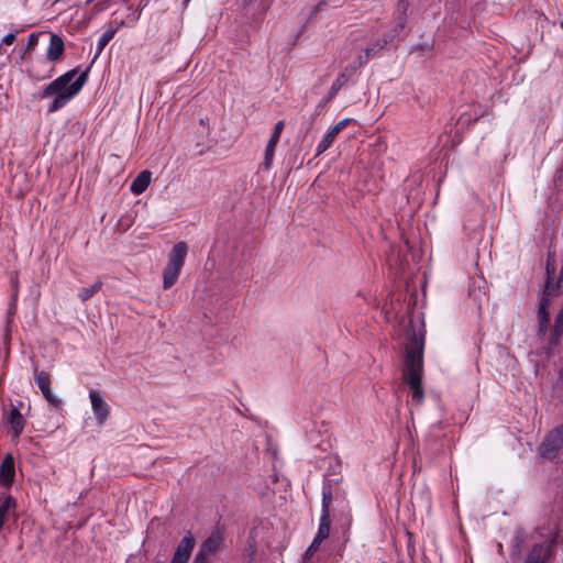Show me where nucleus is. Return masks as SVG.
Segmentation results:
<instances>
[{
	"label": "nucleus",
	"instance_id": "41",
	"mask_svg": "<svg viewBox=\"0 0 563 563\" xmlns=\"http://www.w3.org/2000/svg\"><path fill=\"white\" fill-rule=\"evenodd\" d=\"M153 563H163V562H162V561H159V560H157V561H155V562H153Z\"/></svg>",
	"mask_w": 563,
	"mask_h": 563
},
{
	"label": "nucleus",
	"instance_id": "19",
	"mask_svg": "<svg viewBox=\"0 0 563 563\" xmlns=\"http://www.w3.org/2000/svg\"><path fill=\"white\" fill-rule=\"evenodd\" d=\"M34 380L41 391L51 388V376L45 371H38L37 366H34Z\"/></svg>",
	"mask_w": 563,
	"mask_h": 563
},
{
	"label": "nucleus",
	"instance_id": "35",
	"mask_svg": "<svg viewBox=\"0 0 563 563\" xmlns=\"http://www.w3.org/2000/svg\"><path fill=\"white\" fill-rule=\"evenodd\" d=\"M549 306H550V298L547 294H544L540 300L539 308L549 310Z\"/></svg>",
	"mask_w": 563,
	"mask_h": 563
},
{
	"label": "nucleus",
	"instance_id": "26",
	"mask_svg": "<svg viewBox=\"0 0 563 563\" xmlns=\"http://www.w3.org/2000/svg\"><path fill=\"white\" fill-rule=\"evenodd\" d=\"M275 148H276V145H272L269 143L267 144L266 150H265V158H264V162L262 164V167L264 169H269L271 168V166L273 164Z\"/></svg>",
	"mask_w": 563,
	"mask_h": 563
},
{
	"label": "nucleus",
	"instance_id": "10",
	"mask_svg": "<svg viewBox=\"0 0 563 563\" xmlns=\"http://www.w3.org/2000/svg\"><path fill=\"white\" fill-rule=\"evenodd\" d=\"M7 423L10 427V432L13 439H18L25 427V419L18 408L12 407L7 413Z\"/></svg>",
	"mask_w": 563,
	"mask_h": 563
},
{
	"label": "nucleus",
	"instance_id": "21",
	"mask_svg": "<svg viewBox=\"0 0 563 563\" xmlns=\"http://www.w3.org/2000/svg\"><path fill=\"white\" fill-rule=\"evenodd\" d=\"M550 320L549 310L539 308L538 309V334L544 336L548 331V324Z\"/></svg>",
	"mask_w": 563,
	"mask_h": 563
},
{
	"label": "nucleus",
	"instance_id": "17",
	"mask_svg": "<svg viewBox=\"0 0 563 563\" xmlns=\"http://www.w3.org/2000/svg\"><path fill=\"white\" fill-rule=\"evenodd\" d=\"M115 33L117 29L109 27L101 34L97 41L95 57H98L102 53L108 43L114 37Z\"/></svg>",
	"mask_w": 563,
	"mask_h": 563
},
{
	"label": "nucleus",
	"instance_id": "13",
	"mask_svg": "<svg viewBox=\"0 0 563 563\" xmlns=\"http://www.w3.org/2000/svg\"><path fill=\"white\" fill-rule=\"evenodd\" d=\"M14 461L11 454H8L0 465V483L9 486L14 479Z\"/></svg>",
	"mask_w": 563,
	"mask_h": 563
},
{
	"label": "nucleus",
	"instance_id": "20",
	"mask_svg": "<svg viewBox=\"0 0 563 563\" xmlns=\"http://www.w3.org/2000/svg\"><path fill=\"white\" fill-rule=\"evenodd\" d=\"M338 133L331 128L317 145V155L324 153L333 144Z\"/></svg>",
	"mask_w": 563,
	"mask_h": 563
},
{
	"label": "nucleus",
	"instance_id": "5",
	"mask_svg": "<svg viewBox=\"0 0 563 563\" xmlns=\"http://www.w3.org/2000/svg\"><path fill=\"white\" fill-rule=\"evenodd\" d=\"M563 448V437L553 429L541 443L538 454L541 459L552 461Z\"/></svg>",
	"mask_w": 563,
	"mask_h": 563
},
{
	"label": "nucleus",
	"instance_id": "30",
	"mask_svg": "<svg viewBox=\"0 0 563 563\" xmlns=\"http://www.w3.org/2000/svg\"><path fill=\"white\" fill-rule=\"evenodd\" d=\"M555 273V256L554 253L549 252L547 257V274L550 276Z\"/></svg>",
	"mask_w": 563,
	"mask_h": 563
},
{
	"label": "nucleus",
	"instance_id": "43",
	"mask_svg": "<svg viewBox=\"0 0 563 563\" xmlns=\"http://www.w3.org/2000/svg\"><path fill=\"white\" fill-rule=\"evenodd\" d=\"M123 2H128V0H122Z\"/></svg>",
	"mask_w": 563,
	"mask_h": 563
},
{
	"label": "nucleus",
	"instance_id": "36",
	"mask_svg": "<svg viewBox=\"0 0 563 563\" xmlns=\"http://www.w3.org/2000/svg\"><path fill=\"white\" fill-rule=\"evenodd\" d=\"M15 41V33H8L3 40L2 43L5 45H11Z\"/></svg>",
	"mask_w": 563,
	"mask_h": 563
},
{
	"label": "nucleus",
	"instance_id": "34",
	"mask_svg": "<svg viewBox=\"0 0 563 563\" xmlns=\"http://www.w3.org/2000/svg\"><path fill=\"white\" fill-rule=\"evenodd\" d=\"M351 119H343L339 121L332 129L339 134L344 128L349 125Z\"/></svg>",
	"mask_w": 563,
	"mask_h": 563
},
{
	"label": "nucleus",
	"instance_id": "38",
	"mask_svg": "<svg viewBox=\"0 0 563 563\" xmlns=\"http://www.w3.org/2000/svg\"><path fill=\"white\" fill-rule=\"evenodd\" d=\"M139 18H140V13H139V14H134V15L132 16L131 21H132L133 23H135V22L139 20Z\"/></svg>",
	"mask_w": 563,
	"mask_h": 563
},
{
	"label": "nucleus",
	"instance_id": "37",
	"mask_svg": "<svg viewBox=\"0 0 563 563\" xmlns=\"http://www.w3.org/2000/svg\"><path fill=\"white\" fill-rule=\"evenodd\" d=\"M150 2H151V0H140L139 1V7L141 9H144V8H146L150 4Z\"/></svg>",
	"mask_w": 563,
	"mask_h": 563
},
{
	"label": "nucleus",
	"instance_id": "6",
	"mask_svg": "<svg viewBox=\"0 0 563 563\" xmlns=\"http://www.w3.org/2000/svg\"><path fill=\"white\" fill-rule=\"evenodd\" d=\"M89 399L98 424L103 426L110 416L109 405L103 400L100 391L97 389H91L89 391Z\"/></svg>",
	"mask_w": 563,
	"mask_h": 563
},
{
	"label": "nucleus",
	"instance_id": "12",
	"mask_svg": "<svg viewBox=\"0 0 563 563\" xmlns=\"http://www.w3.org/2000/svg\"><path fill=\"white\" fill-rule=\"evenodd\" d=\"M64 49L65 45L63 38L57 34H52L46 52V58L49 62L58 60L63 56Z\"/></svg>",
	"mask_w": 563,
	"mask_h": 563
},
{
	"label": "nucleus",
	"instance_id": "9",
	"mask_svg": "<svg viewBox=\"0 0 563 563\" xmlns=\"http://www.w3.org/2000/svg\"><path fill=\"white\" fill-rule=\"evenodd\" d=\"M552 551L549 544L537 543L529 550L523 563H549Z\"/></svg>",
	"mask_w": 563,
	"mask_h": 563
},
{
	"label": "nucleus",
	"instance_id": "22",
	"mask_svg": "<svg viewBox=\"0 0 563 563\" xmlns=\"http://www.w3.org/2000/svg\"><path fill=\"white\" fill-rule=\"evenodd\" d=\"M349 78L345 73L340 74L336 79L332 82L330 90L327 96V100H332L340 89L347 82Z\"/></svg>",
	"mask_w": 563,
	"mask_h": 563
},
{
	"label": "nucleus",
	"instance_id": "4",
	"mask_svg": "<svg viewBox=\"0 0 563 563\" xmlns=\"http://www.w3.org/2000/svg\"><path fill=\"white\" fill-rule=\"evenodd\" d=\"M188 246L185 242H178L169 252L168 262L163 271V287L169 289L178 279L185 264Z\"/></svg>",
	"mask_w": 563,
	"mask_h": 563
},
{
	"label": "nucleus",
	"instance_id": "25",
	"mask_svg": "<svg viewBox=\"0 0 563 563\" xmlns=\"http://www.w3.org/2000/svg\"><path fill=\"white\" fill-rule=\"evenodd\" d=\"M43 397L49 404L51 407L55 409H60L63 401L59 397H57L51 388L42 391Z\"/></svg>",
	"mask_w": 563,
	"mask_h": 563
},
{
	"label": "nucleus",
	"instance_id": "29",
	"mask_svg": "<svg viewBox=\"0 0 563 563\" xmlns=\"http://www.w3.org/2000/svg\"><path fill=\"white\" fill-rule=\"evenodd\" d=\"M525 540H526L525 532L521 529H518L516 531V536H515V550L512 552V556L519 555L520 549H521L522 544L525 543Z\"/></svg>",
	"mask_w": 563,
	"mask_h": 563
},
{
	"label": "nucleus",
	"instance_id": "1",
	"mask_svg": "<svg viewBox=\"0 0 563 563\" xmlns=\"http://www.w3.org/2000/svg\"><path fill=\"white\" fill-rule=\"evenodd\" d=\"M87 79L88 70L81 71L78 75L77 68H74L46 85L38 93V98L52 99L47 108V113H54L64 108L81 91Z\"/></svg>",
	"mask_w": 563,
	"mask_h": 563
},
{
	"label": "nucleus",
	"instance_id": "11",
	"mask_svg": "<svg viewBox=\"0 0 563 563\" xmlns=\"http://www.w3.org/2000/svg\"><path fill=\"white\" fill-rule=\"evenodd\" d=\"M223 543V536L222 533L217 530L213 531L199 547V552L212 556L222 545Z\"/></svg>",
	"mask_w": 563,
	"mask_h": 563
},
{
	"label": "nucleus",
	"instance_id": "7",
	"mask_svg": "<svg viewBox=\"0 0 563 563\" xmlns=\"http://www.w3.org/2000/svg\"><path fill=\"white\" fill-rule=\"evenodd\" d=\"M393 40H394L393 34L385 33L382 38L375 41L373 44H371L368 47L365 48L364 55L358 56L357 65H355L353 67V69L367 64L372 57H374L378 52H380Z\"/></svg>",
	"mask_w": 563,
	"mask_h": 563
},
{
	"label": "nucleus",
	"instance_id": "8",
	"mask_svg": "<svg viewBox=\"0 0 563 563\" xmlns=\"http://www.w3.org/2000/svg\"><path fill=\"white\" fill-rule=\"evenodd\" d=\"M195 538L188 532L178 543L170 563H187L195 548Z\"/></svg>",
	"mask_w": 563,
	"mask_h": 563
},
{
	"label": "nucleus",
	"instance_id": "42",
	"mask_svg": "<svg viewBox=\"0 0 563 563\" xmlns=\"http://www.w3.org/2000/svg\"><path fill=\"white\" fill-rule=\"evenodd\" d=\"M186 3L189 2L190 0H184Z\"/></svg>",
	"mask_w": 563,
	"mask_h": 563
},
{
	"label": "nucleus",
	"instance_id": "31",
	"mask_svg": "<svg viewBox=\"0 0 563 563\" xmlns=\"http://www.w3.org/2000/svg\"><path fill=\"white\" fill-rule=\"evenodd\" d=\"M320 544H321V542L317 541V539L313 538L311 544L306 550L305 555L306 556L312 555L319 549Z\"/></svg>",
	"mask_w": 563,
	"mask_h": 563
},
{
	"label": "nucleus",
	"instance_id": "27",
	"mask_svg": "<svg viewBox=\"0 0 563 563\" xmlns=\"http://www.w3.org/2000/svg\"><path fill=\"white\" fill-rule=\"evenodd\" d=\"M563 334V323H554V328L551 332V335H550V345L551 346H556L559 341H560V338L561 335Z\"/></svg>",
	"mask_w": 563,
	"mask_h": 563
},
{
	"label": "nucleus",
	"instance_id": "16",
	"mask_svg": "<svg viewBox=\"0 0 563 563\" xmlns=\"http://www.w3.org/2000/svg\"><path fill=\"white\" fill-rule=\"evenodd\" d=\"M330 534V515L321 514L318 531L314 536V539L317 541L322 542L325 540Z\"/></svg>",
	"mask_w": 563,
	"mask_h": 563
},
{
	"label": "nucleus",
	"instance_id": "28",
	"mask_svg": "<svg viewBox=\"0 0 563 563\" xmlns=\"http://www.w3.org/2000/svg\"><path fill=\"white\" fill-rule=\"evenodd\" d=\"M284 126H285L284 121L276 122V124L274 126L273 135L271 136V139L268 141L269 144L277 145V143L279 141V137H280V134H282V132L284 130Z\"/></svg>",
	"mask_w": 563,
	"mask_h": 563
},
{
	"label": "nucleus",
	"instance_id": "18",
	"mask_svg": "<svg viewBox=\"0 0 563 563\" xmlns=\"http://www.w3.org/2000/svg\"><path fill=\"white\" fill-rule=\"evenodd\" d=\"M16 506L15 499L8 495L5 497L0 498V520L4 523L9 517V512L11 509H14Z\"/></svg>",
	"mask_w": 563,
	"mask_h": 563
},
{
	"label": "nucleus",
	"instance_id": "33",
	"mask_svg": "<svg viewBox=\"0 0 563 563\" xmlns=\"http://www.w3.org/2000/svg\"><path fill=\"white\" fill-rule=\"evenodd\" d=\"M210 562H211V558L200 553L199 551L196 553L195 559H194V563H210Z\"/></svg>",
	"mask_w": 563,
	"mask_h": 563
},
{
	"label": "nucleus",
	"instance_id": "39",
	"mask_svg": "<svg viewBox=\"0 0 563 563\" xmlns=\"http://www.w3.org/2000/svg\"><path fill=\"white\" fill-rule=\"evenodd\" d=\"M330 100H327V97L321 101L320 106L328 103Z\"/></svg>",
	"mask_w": 563,
	"mask_h": 563
},
{
	"label": "nucleus",
	"instance_id": "15",
	"mask_svg": "<svg viewBox=\"0 0 563 563\" xmlns=\"http://www.w3.org/2000/svg\"><path fill=\"white\" fill-rule=\"evenodd\" d=\"M407 8L408 2L407 0H399L398 8H397V16H396V24L395 27L389 32L394 35V37L400 33L407 23Z\"/></svg>",
	"mask_w": 563,
	"mask_h": 563
},
{
	"label": "nucleus",
	"instance_id": "2",
	"mask_svg": "<svg viewBox=\"0 0 563 563\" xmlns=\"http://www.w3.org/2000/svg\"><path fill=\"white\" fill-rule=\"evenodd\" d=\"M87 79L88 70L81 71L78 75L77 68H74L46 85L38 93V98L52 99L47 108V113H54L64 108L81 91Z\"/></svg>",
	"mask_w": 563,
	"mask_h": 563
},
{
	"label": "nucleus",
	"instance_id": "32",
	"mask_svg": "<svg viewBox=\"0 0 563 563\" xmlns=\"http://www.w3.org/2000/svg\"><path fill=\"white\" fill-rule=\"evenodd\" d=\"M37 43H38V34L37 33H32L27 37L26 47L27 48H33V47H35L37 45Z\"/></svg>",
	"mask_w": 563,
	"mask_h": 563
},
{
	"label": "nucleus",
	"instance_id": "23",
	"mask_svg": "<svg viewBox=\"0 0 563 563\" xmlns=\"http://www.w3.org/2000/svg\"><path fill=\"white\" fill-rule=\"evenodd\" d=\"M102 283L97 280L89 287H84L78 292V297L82 302L89 300L95 294H97L101 289Z\"/></svg>",
	"mask_w": 563,
	"mask_h": 563
},
{
	"label": "nucleus",
	"instance_id": "14",
	"mask_svg": "<svg viewBox=\"0 0 563 563\" xmlns=\"http://www.w3.org/2000/svg\"><path fill=\"white\" fill-rule=\"evenodd\" d=\"M152 174L148 170L141 172L131 183L130 190L134 195H141L143 194L150 183H151Z\"/></svg>",
	"mask_w": 563,
	"mask_h": 563
},
{
	"label": "nucleus",
	"instance_id": "40",
	"mask_svg": "<svg viewBox=\"0 0 563 563\" xmlns=\"http://www.w3.org/2000/svg\"><path fill=\"white\" fill-rule=\"evenodd\" d=\"M501 550H503V544H501V543H499V544H498V551H499V552H501Z\"/></svg>",
	"mask_w": 563,
	"mask_h": 563
},
{
	"label": "nucleus",
	"instance_id": "3",
	"mask_svg": "<svg viewBox=\"0 0 563 563\" xmlns=\"http://www.w3.org/2000/svg\"><path fill=\"white\" fill-rule=\"evenodd\" d=\"M422 369L423 339L415 336L411 345L406 350L404 378L410 388L411 399L417 405H421L424 399V393L421 385Z\"/></svg>",
	"mask_w": 563,
	"mask_h": 563
},
{
	"label": "nucleus",
	"instance_id": "24",
	"mask_svg": "<svg viewBox=\"0 0 563 563\" xmlns=\"http://www.w3.org/2000/svg\"><path fill=\"white\" fill-rule=\"evenodd\" d=\"M332 490L329 484L323 485L322 487V505H321V514L330 515V505L332 503Z\"/></svg>",
	"mask_w": 563,
	"mask_h": 563
}]
</instances>
